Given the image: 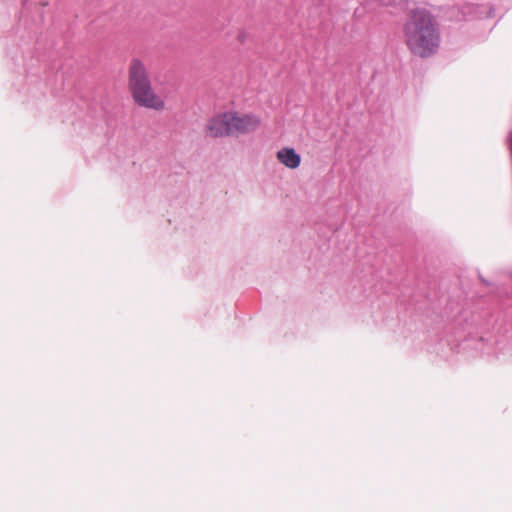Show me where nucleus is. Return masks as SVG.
I'll return each instance as SVG.
<instances>
[{"instance_id":"obj_1","label":"nucleus","mask_w":512,"mask_h":512,"mask_svg":"<svg viewBox=\"0 0 512 512\" xmlns=\"http://www.w3.org/2000/svg\"><path fill=\"white\" fill-rule=\"evenodd\" d=\"M402 31L404 42L414 56L424 59L437 53L441 43L440 29L436 18L427 9H412Z\"/></svg>"},{"instance_id":"obj_2","label":"nucleus","mask_w":512,"mask_h":512,"mask_svg":"<svg viewBox=\"0 0 512 512\" xmlns=\"http://www.w3.org/2000/svg\"><path fill=\"white\" fill-rule=\"evenodd\" d=\"M128 83L132 97L139 106L154 110L164 108V101L152 89L145 65L137 58L130 62Z\"/></svg>"},{"instance_id":"obj_3","label":"nucleus","mask_w":512,"mask_h":512,"mask_svg":"<svg viewBox=\"0 0 512 512\" xmlns=\"http://www.w3.org/2000/svg\"><path fill=\"white\" fill-rule=\"evenodd\" d=\"M230 124L233 136L255 131L260 125V120L251 114L239 116L236 112H231Z\"/></svg>"},{"instance_id":"obj_4","label":"nucleus","mask_w":512,"mask_h":512,"mask_svg":"<svg viewBox=\"0 0 512 512\" xmlns=\"http://www.w3.org/2000/svg\"><path fill=\"white\" fill-rule=\"evenodd\" d=\"M231 111L212 117L207 124V134L214 138L232 136Z\"/></svg>"},{"instance_id":"obj_5","label":"nucleus","mask_w":512,"mask_h":512,"mask_svg":"<svg viewBox=\"0 0 512 512\" xmlns=\"http://www.w3.org/2000/svg\"><path fill=\"white\" fill-rule=\"evenodd\" d=\"M278 161L289 169H296L301 164V155L292 147H283L276 153Z\"/></svg>"},{"instance_id":"obj_6","label":"nucleus","mask_w":512,"mask_h":512,"mask_svg":"<svg viewBox=\"0 0 512 512\" xmlns=\"http://www.w3.org/2000/svg\"><path fill=\"white\" fill-rule=\"evenodd\" d=\"M466 10H468L469 13H473L474 15L471 17L475 18H482L485 14V17H492L493 16V9L490 7L487 10V7L484 5H467L465 7Z\"/></svg>"}]
</instances>
